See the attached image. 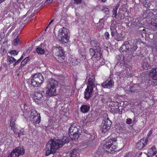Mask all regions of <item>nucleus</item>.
<instances>
[{
	"label": "nucleus",
	"instance_id": "obj_32",
	"mask_svg": "<svg viewBox=\"0 0 157 157\" xmlns=\"http://www.w3.org/2000/svg\"><path fill=\"white\" fill-rule=\"evenodd\" d=\"M76 150L77 149L75 148L71 151L70 155L71 157H76Z\"/></svg>",
	"mask_w": 157,
	"mask_h": 157
},
{
	"label": "nucleus",
	"instance_id": "obj_51",
	"mask_svg": "<svg viewBox=\"0 0 157 157\" xmlns=\"http://www.w3.org/2000/svg\"><path fill=\"white\" fill-rule=\"evenodd\" d=\"M75 2L77 4L80 3L81 0H74Z\"/></svg>",
	"mask_w": 157,
	"mask_h": 157
},
{
	"label": "nucleus",
	"instance_id": "obj_13",
	"mask_svg": "<svg viewBox=\"0 0 157 157\" xmlns=\"http://www.w3.org/2000/svg\"><path fill=\"white\" fill-rule=\"evenodd\" d=\"M25 153L23 148H16L8 157H18L20 155H22Z\"/></svg>",
	"mask_w": 157,
	"mask_h": 157
},
{
	"label": "nucleus",
	"instance_id": "obj_16",
	"mask_svg": "<svg viewBox=\"0 0 157 157\" xmlns=\"http://www.w3.org/2000/svg\"><path fill=\"white\" fill-rule=\"evenodd\" d=\"M114 82L111 78H109L102 84V87L105 88H110L114 86Z\"/></svg>",
	"mask_w": 157,
	"mask_h": 157
},
{
	"label": "nucleus",
	"instance_id": "obj_39",
	"mask_svg": "<svg viewBox=\"0 0 157 157\" xmlns=\"http://www.w3.org/2000/svg\"><path fill=\"white\" fill-rule=\"evenodd\" d=\"M18 52L16 50H11L9 52V53L11 55H13L14 56L17 55L18 53Z\"/></svg>",
	"mask_w": 157,
	"mask_h": 157
},
{
	"label": "nucleus",
	"instance_id": "obj_48",
	"mask_svg": "<svg viewBox=\"0 0 157 157\" xmlns=\"http://www.w3.org/2000/svg\"><path fill=\"white\" fill-rule=\"evenodd\" d=\"M22 58V56L19 59H18L17 61H16L15 62V63L13 64V66L14 67H15L16 65L21 60V59Z\"/></svg>",
	"mask_w": 157,
	"mask_h": 157
},
{
	"label": "nucleus",
	"instance_id": "obj_35",
	"mask_svg": "<svg viewBox=\"0 0 157 157\" xmlns=\"http://www.w3.org/2000/svg\"><path fill=\"white\" fill-rule=\"evenodd\" d=\"M53 20H52L49 23V24L46 27V29L45 30V31L48 28L49 29H53V24H52V23L53 22Z\"/></svg>",
	"mask_w": 157,
	"mask_h": 157
},
{
	"label": "nucleus",
	"instance_id": "obj_26",
	"mask_svg": "<svg viewBox=\"0 0 157 157\" xmlns=\"http://www.w3.org/2000/svg\"><path fill=\"white\" fill-rule=\"evenodd\" d=\"M148 47L151 48L154 54L157 56V46L156 44H153L151 46H149Z\"/></svg>",
	"mask_w": 157,
	"mask_h": 157
},
{
	"label": "nucleus",
	"instance_id": "obj_2",
	"mask_svg": "<svg viewBox=\"0 0 157 157\" xmlns=\"http://www.w3.org/2000/svg\"><path fill=\"white\" fill-rule=\"evenodd\" d=\"M23 112L24 113H28L27 115L30 117V120L33 122V124L35 125L36 124H39L40 122V115L37 113L36 111L34 109H32L29 111L30 109L27 103H25L24 105V110L22 109Z\"/></svg>",
	"mask_w": 157,
	"mask_h": 157
},
{
	"label": "nucleus",
	"instance_id": "obj_14",
	"mask_svg": "<svg viewBox=\"0 0 157 157\" xmlns=\"http://www.w3.org/2000/svg\"><path fill=\"white\" fill-rule=\"evenodd\" d=\"M55 55L59 57L58 58L61 61L63 60L65 58L64 56V52L62 48L60 46L56 45V46Z\"/></svg>",
	"mask_w": 157,
	"mask_h": 157
},
{
	"label": "nucleus",
	"instance_id": "obj_42",
	"mask_svg": "<svg viewBox=\"0 0 157 157\" xmlns=\"http://www.w3.org/2000/svg\"><path fill=\"white\" fill-rule=\"evenodd\" d=\"M110 30L111 31L117 30L116 27L114 24H111L110 26Z\"/></svg>",
	"mask_w": 157,
	"mask_h": 157
},
{
	"label": "nucleus",
	"instance_id": "obj_23",
	"mask_svg": "<svg viewBox=\"0 0 157 157\" xmlns=\"http://www.w3.org/2000/svg\"><path fill=\"white\" fill-rule=\"evenodd\" d=\"M81 111L83 113H87L90 109V107L88 105L83 104L80 107Z\"/></svg>",
	"mask_w": 157,
	"mask_h": 157
},
{
	"label": "nucleus",
	"instance_id": "obj_45",
	"mask_svg": "<svg viewBox=\"0 0 157 157\" xmlns=\"http://www.w3.org/2000/svg\"><path fill=\"white\" fill-rule=\"evenodd\" d=\"M126 123L128 124H131L132 123V120L130 118H128L126 120Z\"/></svg>",
	"mask_w": 157,
	"mask_h": 157
},
{
	"label": "nucleus",
	"instance_id": "obj_37",
	"mask_svg": "<svg viewBox=\"0 0 157 157\" xmlns=\"http://www.w3.org/2000/svg\"><path fill=\"white\" fill-rule=\"evenodd\" d=\"M102 10L104 12V13L106 14H109V9L106 8L105 7H103Z\"/></svg>",
	"mask_w": 157,
	"mask_h": 157
},
{
	"label": "nucleus",
	"instance_id": "obj_56",
	"mask_svg": "<svg viewBox=\"0 0 157 157\" xmlns=\"http://www.w3.org/2000/svg\"><path fill=\"white\" fill-rule=\"evenodd\" d=\"M103 2H106V0H101Z\"/></svg>",
	"mask_w": 157,
	"mask_h": 157
},
{
	"label": "nucleus",
	"instance_id": "obj_9",
	"mask_svg": "<svg viewBox=\"0 0 157 157\" xmlns=\"http://www.w3.org/2000/svg\"><path fill=\"white\" fill-rule=\"evenodd\" d=\"M68 29L65 27L60 28L59 30L58 38L63 43L67 42L69 40Z\"/></svg>",
	"mask_w": 157,
	"mask_h": 157
},
{
	"label": "nucleus",
	"instance_id": "obj_19",
	"mask_svg": "<svg viewBox=\"0 0 157 157\" xmlns=\"http://www.w3.org/2000/svg\"><path fill=\"white\" fill-rule=\"evenodd\" d=\"M59 148H46V155L48 156L50 154H55L56 153V150Z\"/></svg>",
	"mask_w": 157,
	"mask_h": 157
},
{
	"label": "nucleus",
	"instance_id": "obj_27",
	"mask_svg": "<svg viewBox=\"0 0 157 157\" xmlns=\"http://www.w3.org/2000/svg\"><path fill=\"white\" fill-rule=\"evenodd\" d=\"M90 44L91 45V46L93 47V48H90L89 50L90 52L91 49H94L95 51L96 52L97 49L98 47L100 48L99 46H97V44L95 43V41L94 40H92L90 42Z\"/></svg>",
	"mask_w": 157,
	"mask_h": 157
},
{
	"label": "nucleus",
	"instance_id": "obj_17",
	"mask_svg": "<svg viewBox=\"0 0 157 157\" xmlns=\"http://www.w3.org/2000/svg\"><path fill=\"white\" fill-rule=\"evenodd\" d=\"M117 148H102V150L104 152L109 154H116L121 149L117 150Z\"/></svg>",
	"mask_w": 157,
	"mask_h": 157
},
{
	"label": "nucleus",
	"instance_id": "obj_53",
	"mask_svg": "<svg viewBox=\"0 0 157 157\" xmlns=\"http://www.w3.org/2000/svg\"><path fill=\"white\" fill-rule=\"evenodd\" d=\"M104 21V19L102 18V19H100L99 22V23H101V22L103 23Z\"/></svg>",
	"mask_w": 157,
	"mask_h": 157
},
{
	"label": "nucleus",
	"instance_id": "obj_60",
	"mask_svg": "<svg viewBox=\"0 0 157 157\" xmlns=\"http://www.w3.org/2000/svg\"><path fill=\"white\" fill-rule=\"evenodd\" d=\"M140 156H138V157H140Z\"/></svg>",
	"mask_w": 157,
	"mask_h": 157
},
{
	"label": "nucleus",
	"instance_id": "obj_21",
	"mask_svg": "<svg viewBox=\"0 0 157 157\" xmlns=\"http://www.w3.org/2000/svg\"><path fill=\"white\" fill-rule=\"evenodd\" d=\"M148 141V138H147L141 139L138 143V145H139L138 147H144L147 144Z\"/></svg>",
	"mask_w": 157,
	"mask_h": 157
},
{
	"label": "nucleus",
	"instance_id": "obj_43",
	"mask_svg": "<svg viewBox=\"0 0 157 157\" xmlns=\"http://www.w3.org/2000/svg\"><path fill=\"white\" fill-rule=\"evenodd\" d=\"M70 91L71 93L70 95H71L74 94L75 92V88L73 87L70 88Z\"/></svg>",
	"mask_w": 157,
	"mask_h": 157
},
{
	"label": "nucleus",
	"instance_id": "obj_46",
	"mask_svg": "<svg viewBox=\"0 0 157 157\" xmlns=\"http://www.w3.org/2000/svg\"><path fill=\"white\" fill-rule=\"evenodd\" d=\"M118 73H117V78L118 79H120L123 76V75L122 74L119 73V74H118Z\"/></svg>",
	"mask_w": 157,
	"mask_h": 157
},
{
	"label": "nucleus",
	"instance_id": "obj_15",
	"mask_svg": "<svg viewBox=\"0 0 157 157\" xmlns=\"http://www.w3.org/2000/svg\"><path fill=\"white\" fill-rule=\"evenodd\" d=\"M149 75L152 79L154 83L153 85H157V71L156 69L154 68L152 69Z\"/></svg>",
	"mask_w": 157,
	"mask_h": 157
},
{
	"label": "nucleus",
	"instance_id": "obj_57",
	"mask_svg": "<svg viewBox=\"0 0 157 157\" xmlns=\"http://www.w3.org/2000/svg\"><path fill=\"white\" fill-rule=\"evenodd\" d=\"M142 154V152H141L140 153L139 155V156H140V155H141Z\"/></svg>",
	"mask_w": 157,
	"mask_h": 157
},
{
	"label": "nucleus",
	"instance_id": "obj_6",
	"mask_svg": "<svg viewBox=\"0 0 157 157\" xmlns=\"http://www.w3.org/2000/svg\"><path fill=\"white\" fill-rule=\"evenodd\" d=\"M30 79L31 85L34 87H37L42 84L44 78L42 75L39 73L32 75Z\"/></svg>",
	"mask_w": 157,
	"mask_h": 157
},
{
	"label": "nucleus",
	"instance_id": "obj_33",
	"mask_svg": "<svg viewBox=\"0 0 157 157\" xmlns=\"http://www.w3.org/2000/svg\"><path fill=\"white\" fill-rule=\"evenodd\" d=\"M92 142H88L87 141H83L81 144L80 145V146H84L86 145H88L90 146V145L91 144Z\"/></svg>",
	"mask_w": 157,
	"mask_h": 157
},
{
	"label": "nucleus",
	"instance_id": "obj_1",
	"mask_svg": "<svg viewBox=\"0 0 157 157\" xmlns=\"http://www.w3.org/2000/svg\"><path fill=\"white\" fill-rule=\"evenodd\" d=\"M89 78L87 87L84 93L85 97L86 99H89L94 93L97 92L96 84L94 82V76L91 75L89 77L87 76V78Z\"/></svg>",
	"mask_w": 157,
	"mask_h": 157
},
{
	"label": "nucleus",
	"instance_id": "obj_58",
	"mask_svg": "<svg viewBox=\"0 0 157 157\" xmlns=\"http://www.w3.org/2000/svg\"><path fill=\"white\" fill-rule=\"evenodd\" d=\"M130 91H131L132 92H133L132 91V90H130Z\"/></svg>",
	"mask_w": 157,
	"mask_h": 157
},
{
	"label": "nucleus",
	"instance_id": "obj_18",
	"mask_svg": "<svg viewBox=\"0 0 157 157\" xmlns=\"http://www.w3.org/2000/svg\"><path fill=\"white\" fill-rule=\"evenodd\" d=\"M129 46V43L128 41L125 42L124 44L122 45L120 48V51L121 52L126 53L128 49Z\"/></svg>",
	"mask_w": 157,
	"mask_h": 157
},
{
	"label": "nucleus",
	"instance_id": "obj_31",
	"mask_svg": "<svg viewBox=\"0 0 157 157\" xmlns=\"http://www.w3.org/2000/svg\"><path fill=\"white\" fill-rule=\"evenodd\" d=\"M21 43L19 39L17 37L14 40L12 43V44L14 46H17Z\"/></svg>",
	"mask_w": 157,
	"mask_h": 157
},
{
	"label": "nucleus",
	"instance_id": "obj_40",
	"mask_svg": "<svg viewBox=\"0 0 157 157\" xmlns=\"http://www.w3.org/2000/svg\"><path fill=\"white\" fill-rule=\"evenodd\" d=\"M134 42L133 45V46L131 48L134 51H135L137 48V46L136 45V42H137L138 41H134Z\"/></svg>",
	"mask_w": 157,
	"mask_h": 157
},
{
	"label": "nucleus",
	"instance_id": "obj_44",
	"mask_svg": "<svg viewBox=\"0 0 157 157\" xmlns=\"http://www.w3.org/2000/svg\"><path fill=\"white\" fill-rule=\"evenodd\" d=\"M132 152H129L125 154L124 157H131L132 155Z\"/></svg>",
	"mask_w": 157,
	"mask_h": 157
},
{
	"label": "nucleus",
	"instance_id": "obj_49",
	"mask_svg": "<svg viewBox=\"0 0 157 157\" xmlns=\"http://www.w3.org/2000/svg\"><path fill=\"white\" fill-rule=\"evenodd\" d=\"M117 109L116 108H112L111 109V112L113 113H117Z\"/></svg>",
	"mask_w": 157,
	"mask_h": 157
},
{
	"label": "nucleus",
	"instance_id": "obj_25",
	"mask_svg": "<svg viewBox=\"0 0 157 157\" xmlns=\"http://www.w3.org/2000/svg\"><path fill=\"white\" fill-rule=\"evenodd\" d=\"M15 120L13 119L11 120L10 125L11 127V129L13 130L14 133H16L17 132V125L15 123Z\"/></svg>",
	"mask_w": 157,
	"mask_h": 157
},
{
	"label": "nucleus",
	"instance_id": "obj_11",
	"mask_svg": "<svg viewBox=\"0 0 157 157\" xmlns=\"http://www.w3.org/2000/svg\"><path fill=\"white\" fill-rule=\"evenodd\" d=\"M117 138L106 139L103 141L101 145L105 147H113L117 146Z\"/></svg>",
	"mask_w": 157,
	"mask_h": 157
},
{
	"label": "nucleus",
	"instance_id": "obj_10",
	"mask_svg": "<svg viewBox=\"0 0 157 157\" xmlns=\"http://www.w3.org/2000/svg\"><path fill=\"white\" fill-rule=\"evenodd\" d=\"M44 94V91L39 90L36 91L34 93L33 99L36 103L38 104L44 100L43 94Z\"/></svg>",
	"mask_w": 157,
	"mask_h": 157
},
{
	"label": "nucleus",
	"instance_id": "obj_8",
	"mask_svg": "<svg viewBox=\"0 0 157 157\" xmlns=\"http://www.w3.org/2000/svg\"><path fill=\"white\" fill-rule=\"evenodd\" d=\"M103 117L104 119L100 126V128L102 132L105 133L110 129L112 123L109 120L106 113H104Z\"/></svg>",
	"mask_w": 157,
	"mask_h": 157
},
{
	"label": "nucleus",
	"instance_id": "obj_4",
	"mask_svg": "<svg viewBox=\"0 0 157 157\" xmlns=\"http://www.w3.org/2000/svg\"><path fill=\"white\" fill-rule=\"evenodd\" d=\"M90 54L91 56L94 57V60L96 61L97 65L98 67L102 65L105 64V60L103 58L101 57L100 48L98 47L96 51H95L94 49L90 50Z\"/></svg>",
	"mask_w": 157,
	"mask_h": 157
},
{
	"label": "nucleus",
	"instance_id": "obj_30",
	"mask_svg": "<svg viewBox=\"0 0 157 157\" xmlns=\"http://www.w3.org/2000/svg\"><path fill=\"white\" fill-rule=\"evenodd\" d=\"M7 61L9 62L10 63H13L14 62L15 63L16 60L13 57L8 56L7 57Z\"/></svg>",
	"mask_w": 157,
	"mask_h": 157
},
{
	"label": "nucleus",
	"instance_id": "obj_50",
	"mask_svg": "<svg viewBox=\"0 0 157 157\" xmlns=\"http://www.w3.org/2000/svg\"><path fill=\"white\" fill-rule=\"evenodd\" d=\"M151 24L153 27H155V28H157V23L151 22Z\"/></svg>",
	"mask_w": 157,
	"mask_h": 157
},
{
	"label": "nucleus",
	"instance_id": "obj_54",
	"mask_svg": "<svg viewBox=\"0 0 157 157\" xmlns=\"http://www.w3.org/2000/svg\"><path fill=\"white\" fill-rule=\"evenodd\" d=\"M87 122V121H86V120H84L83 122L84 123H86Z\"/></svg>",
	"mask_w": 157,
	"mask_h": 157
},
{
	"label": "nucleus",
	"instance_id": "obj_29",
	"mask_svg": "<svg viewBox=\"0 0 157 157\" xmlns=\"http://www.w3.org/2000/svg\"><path fill=\"white\" fill-rule=\"evenodd\" d=\"M142 65L143 68L146 70L148 69L150 67L148 63L145 61L143 62Z\"/></svg>",
	"mask_w": 157,
	"mask_h": 157
},
{
	"label": "nucleus",
	"instance_id": "obj_34",
	"mask_svg": "<svg viewBox=\"0 0 157 157\" xmlns=\"http://www.w3.org/2000/svg\"><path fill=\"white\" fill-rule=\"evenodd\" d=\"M119 6V5H118L117 6H115V7H114L113 10V15L114 16V17H116V16L117 15V11Z\"/></svg>",
	"mask_w": 157,
	"mask_h": 157
},
{
	"label": "nucleus",
	"instance_id": "obj_7",
	"mask_svg": "<svg viewBox=\"0 0 157 157\" xmlns=\"http://www.w3.org/2000/svg\"><path fill=\"white\" fill-rule=\"evenodd\" d=\"M58 86L57 82L54 80L51 79L48 82L47 88L48 90L46 94L50 96H55L56 94V88Z\"/></svg>",
	"mask_w": 157,
	"mask_h": 157
},
{
	"label": "nucleus",
	"instance_id": "obj_12",
	"mask_svg": "<svg viewBox=\"0 0 157 157\" xmlns=\"http://www.w3.org/2000/svg\"><path fill=\"white\" fill-rule=\"evenodd\" d=\"M25 153L23 148H16L8 157H18L20 155H22Z\"/></svg>",
	"mask_w": 157,
	"mask_h": 157
},
{
	"label": "nucleus",
	"instance_id": "obj_20",
	"mask_svg": "<svg viewBox=\"0 0 157 157\" xmlns=\"http://www.w3.org/2000/svg\"><path fill=\"white\" fill-rule=\"evenodd\" d=\"M124 56L123 55H120L117 57V59L118 61L117 65H116L115 67H117V66L120 65L121 67H122L124 65Z\"/></svg>",
	"mask_w": 157,
	"mask_h": 157
},
{
	"label": "nucleus",
	"instance_id": "obj_55",
	"mask_svg": "<svg viewBox=\"0 0 157 157\" xmlns=\"http://www.w3.org/2000/svg\"><path fill=\"white\" fill-rule=\"evenodd\" d=\"M48 1H49L48 2L50 3V2H51L52 0H47Z\"/></svg>",
	"mask_w": 157,
	"mask_h": 157
},
{
	"label": "nucleus",
	"instance_id": "obj_36",
	"mask_svg": "<svg viewBox=\"0 0 157 157\" xmlns=\"http://www.w3.org/2000/svg\"><path fill=\"white\" fill-rule=\"evenodd\" d=\"M29 58L28 57H26L21 62V65L22 66H24L26 63L27 62L29 61Z\"/></svg>",
	"mask_w": 157,
	"mask_h": 157
},
{
	"label": "nucleus",
	"instance_id": "obj_28",
	"mask_svg": "<svg viewBox=\"0 0 157 157\" xmlns=\"http://www.w3.org/2000/svg\"><path fill=\"white\" fill-rule=\"evenodd\" d=\"M36 52L39 54L42 55L44 53V50L40 46H38L36 49Z\"/></svg>",
	"mask_w": 157,
	"mask_h": 157
},
{
	"label": "nucleus",
	"instance_id": "obj_47",
	"mask_svg": "<svg viewBox=\"0 0 157 157\" xmlns=\"http://www.w3.org/2000/svg\"><path fill=\"white\" fill-rule=\"evenodd\" d=\"M23 135H24L23 132L20 131L18 133V137L20 138H22V137L21 136Z\"/></svg>",
	"mask_w": 157,
	"mask_h": 157
},
{
	"label": "nucleus",
	"instance_id": "obj_52",
	"mask_svg": "<svg viewBox=\"0 0 157 157\" xmlns=\"http://www.w3.org/2000/svg\"><path fill=\"white\" fill-rule=\"evenodd\" d=\"M152 131L151 130H150L149 132L147 134V136H148V137L149 136H150L152 134Z\"/></svg>",
	"mask_w": 157,
	"mask_h": 157
},
{
	"label": "nucleus",
	"instance_id": "obj_22",
	"mask_svg": "<svg viewBox=\"0 0 157 157\" xmlns=\"http://www.w3.org/2000/svg\"><path fill=\"white\" fill-rule=\"evenodd\" d=\"M155 148H150L148 150L147 157H152L155 155L157 153L155 151Z\"/></svg>",
	"mask_w": 157,
	"mask_h": 157
},
{
	"label": "nucleus",
	"instance_id": "obj_59",
	"mask_svg": "<svg viewBox=\"0 0 157 157\" xmlns=\"http://www.w3.org/2000/svg\"><path fill=\"white\" fill-rule=\"evenodd\" d=\"M156 157H157V155H156Z\"/></svg>",
	"mask_w": 157,
	"mask_h": 157
},
{
	"label": "nucleus",
	"instance_id": "obj_41",
	"mask_svg": "<svg viewBox=\"0 0 157 157\" xmlns=\"http://www.w3.org/2000/svg\"><path fill=\"white\" fill-rule=\"evenodd\" d=\"M105 39L107 40H108L109 39V33L107 32H106L105 33Z\"/></svg>",
	"mask_w": 157,
	"mask_h": 157
},
{
	"label": "nucleus",
	"instance_id": "obj_5",
	"mask_svg": "<svg viewBox=\"0 0 157 157\" xmlns=\"http://www.w3.org/2000/svg\"><path fill=\"white\" fill-rule=\"evenodd\" d=\"M76 123H73L69 128V135L72 140H76L79 137L81 131Z\"/></svg>",
	"mask_w": 157,
	"mask_h": 157
},
{
	"label": "nucleus",
	"instance_id": "obj_3",
	"mask_svg": "<svg viewBox=\"0 0 157 157\" xmlns=\"http://www.w3.org/2000/svg\"><path fill=\"white\" fill-rule=\"evenodd\" d=\"M68 137L64 136L61 140L54 138L49 141L46 144L47 147H62L65 143L69 142Z\"/></svg>",
	"mask_w": 157,
	"mask_h": 157
},
{
	"label": "nucleus",
	"instance_id": "obj_38",
	"mask_svg": "<svg viewBox=\"0 0 157 157\" xmlns=\"http://www.w3.org/2000/svg\"><path fill=\"white\" fill-rule=\"evenodd\" d=\"M111 35L113 36H117L118 33L117 31V30L111 31Z\"/></svg>",
	"mask_w": 157,
	"mask_h": 157
},
{
	"label": "nucleus",
	"instance_id": "obj_24",
	"mask_svg": "<svg viewBox=\"0 0 157 157\" xmlns=\"http://www.w3.org/2000/svg\"><path fill=\"white\" fill-rule=\"evenodd\" d=\"M79 62V60L78 59L76 58L72 57L70 59L69 63L71 65L75 66L78 65Z\"/></svg>",
	"mask_w": 157,
	"mask_h": 157
}]
</instances>
